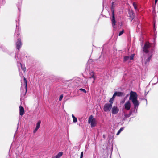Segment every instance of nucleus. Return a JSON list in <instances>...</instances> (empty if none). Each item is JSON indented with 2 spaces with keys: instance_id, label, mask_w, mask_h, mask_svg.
Instances as JSON below:
<instances>
[{
  "instance_id": "8",
  "label": "nucleus",
  "mask_w": 158,
  "mask_h": 158,
  "mask_svg": "<svg viewBox=\"0 0 158 158\" xmlns=\"http://www.w3.org/2000/svg\"><path fill=\"white\" fill-rule=\"evenodd\" d=\"M131 106V103L129 101L126 102L124 105V108L127 110H130Z\"/></svg>"
},
{
  "instance_id": "6",
  "label": "nucleus",
  "mask_w": 158,
  "mask_h": 158,
  "mask_svg": "<svg viewBox=\"0 0 158 158\" xmlns=\"http://www.w3.org/2000/svg\"><path fill=\"white\" fill-rule=\"evenodd\" d=\"M88 122L90 124L92 127L96 125V122L95 118H93V116L91 115L89 118Z\"/></svg>"
},
{
  "instance_id": "30",
  "label": "nucleus",
  "mask_w": 158,
  "mask_h": 158,
  "mask_svg": "<svg viewBox=\"0 0 158 158\" xmlns=\"http://www.w3.org/2000/svg\"><path fill=\"white\" fill-rule=\"evenodd\" d=\"M158 0H155V4H156Z\"/></svg>"
},
{
  "instance_id": "25",
  "label": "nucleus",
  "mask_w": 158,
  "mask_h": 158,
  "mask_svg": "<svg viewBox=\"0 0 158 158\" xmlns=\"http://www.w3.org/2000/svg\"><path fill=\"white\" fill-rule=\"evenodd\" d=\"M38 129L35 128L33 131V133H35L37 131Z\"/></svg>"
},
{
  "instance_id": "1",
  "label": "nucleus",
  "mask_w": 158,
  "mask_h": 158,
  "mask_svg": "<svg viewBox=\"0 0 158 158\" xmlns=\"http://www.w3.org/2000/svg\"><path fill=\"white\" fill-rule=\"evenodd\" d=\"M151 46L149 43L146 42L143 48V51L146 53H148L147 55V58L144 61V64L145 65H148L149 62L152 60V58L153 56V50L151 49Z\"/></svg>"
},
{
  "instance_id": "32",
  "label": "nucleus",
  "mask_w": 158,
  "mask_h": 158,
  "mask_svg": "<svg viewBox=\"0 0 158 158\" xmlns=\"http://www.w3.org/2000/svg\"><path fill=\"white\" fill-rule=\"evenodd\" d=\"M83 157H81V156H80V158H82Z\"/></svg>"
},
{
  "instance_id": "23",
  "label": "nucleus",
  "mask_w": 158,
  "mask_h": 158,
  "mask_svg": "<svg viewBox=\"0 0 158 158\" xmlns=\"http://www.w3.org/2000/svg\"><path fill=\"white\" fill-rule=\"evenodd\" d=\"M116 96H117V95L116 94V93L115 92L114 93V94L113 95V97L112 98H113L114 99Z\"/></svg>"
},
{
  "instance_id": "13",
  "label": "nucleus",
  "mask_w": 158,
  "mask_h": 158,
  "mask_svg": "<svg viewBox=\"0 0 158 158\" xmlns=\"http://www.w3.org/2000/svg\"><path fill=\"white\" fill-rule=\"evenodd\" d=\"M63 155V152H59L56 156H54L52 158H60Z\"/></svg>"
},
{
  "instance_id": "3",
  "label": "nucleus",
  "mask_w": 158,
  "mask_h": 158,
  "mask_svg": "<svg viewBox=\"0 0 158 158\" xmlns=\"http://www.w3.org/2000/svg\"><path fill=\"white\" fill-rule=\"evenodd\" d=\"M21 96H24L27 91V80H21Z\"/></svg>"
},
{
  "instance_id": "29",
  "label": "nucleus",
  "mask_w": 158,
  "mask_h": 158,
  "mask_svg": "<svg viewBox=\"0 0 158 158\" xmlns=\"http://www.w3.org/2000/svg\"><path fill=\"white\" fill-rule=\"evenodd\" d=\"M132 16H131L130 17H131V18H132V19L134 18V15H133V13H132Z\"/></svg>"
},
{
  "instance_id": "9",
  "label": "nucleus",
  "mask_w": 158,
  "mask_h": 158,
  "mask_svg": "<svg viewBox=\"0 0 158 158\" xmlns=\"http://www.w3.org/2000/svg\"><path fill=\"white\" fill-rule=\"evenodd\" d=\"M119 110L117 106H114L112 109V113L113 114H116L118 113Z\"/></svg>"
},
{
  "instance_id": "27",
  "label": "nucleus",
  "mask_w": 158,
  "mask_h": 158,
  "mask_svg": "<svg viewBox=\"0 0 158 158\" xmlns=\"http://www.w3.org/2000/svg\"><path fill=\"white\" fill-rule=\"evenodd\" d=\"M83 152H81V157H83Z\"/></svg>"
},
{
  "instance_id": "7",
  "label": "nucleus",
  "mask_w": 158,
  "mask_h": 158,
  "mask_svg": "<svg viewBox=\"0 0 158 158\" xmlns=\"http://www.w3.org/2000/svg\"><path fill=\"white\" fill-rule=\"evenodd\" d=\"M112 107V105L108 103L105 104L104 106V110L105 112H107L110 111Z\"/></svg>"
},
{
  "instance_id": "14",
  "label": "nucleus",
  "mask_w": 158,
  "mask_h": 158,
  "mask_svg": "<svg viewBox=\"0 0 158 158\" xmlns=\"http://www.w3.org/2000/svg\"><path fill=\"white\" fill-rule=\"evenodd\" d=\"M115 93H116L117 96H118L121 97L125 95L124 93L123 92H116Z\"/></svg>"
},
{
  "instance_id": "33",
  "label": "nucleus",
  "mask_w": 158,
  "mask_h": 158,
  "mask_svg": "<svg viewBox=\"0 0 158 158\" xmlns=\"http://www.w3.org/2000/svg\"><path fill=\"white\" fill-rule=\"evenodd\" d=\"M23 79H26L25 77H24Z\"/></svg>"
},
{
  "instance_id": "17",
  "label": "nucleus",
  "mask_w": 158,
  "mask_h": 158,
  "mask_svg": "<svg viewBox=\"0 0 158 158\" xmlns=\"http://www.w3.org/2000/svg\"><path fill=\"white\" fill-rule=\"evenodd\" d=\"M129 60V56H125L124 58L123 61L126 62L127 61Z\"/></svg>"
},
{
  "instance_id": "22",
  "label": "nucleus",
  "mask_w": 158,
  "mask_h": 158,
  "mask_svg": "<svg viewBox=\"0 0 158 158\" xmlns=\"http://www.w3.org/2000/svg\"><path fill=\"white\" fill-rule=\"evenodd\" d=\"M124 33V30H123L121 31L119 33V36H121L122 34H123Z\"/></svg>"
},
{
  "instance_id": "18",
  "label": "nucleus",
  "mask_w": 158,
  "mask_h": 158,
  "mask_svg": "<svg viewBox=\"0 0 158 158\" xmlns=\"http://www.w3.org/2000/svg\"><path fill=\"white\" fill-rule=\"evenodd\" d=\"M134 56V54H131L130 57H129V60H132L133 59Z\"/></svg>"
},
{
  "instance_id": "16",
  "label": "nucleus",
  "mask_w": 158,
  "mask_h": 158,
  "mask_svg": "<svg viewBox=\"0 0 158 158\" xmlns=\"http://www.w3.org/2000/svg\"><path fill=\"white\" fill-rule=\"evenodd\" d=\"M72 116L73 119V121L74 123H76L77 121V118L75 117L73 114H72Z\"/></svg>"
},
{
  "instance_id": "2",
  "label": "nucleus",
  "mask_w": 158,
  "mask_h": 158,
  "mask_svg": "<svg viewBox=\"0 0 158 158\" xmlns=\"http://www.w3.org/2000/svg\"><path fill=\"white\" fill-rule=\"evenodd\" d=\"M137 95L135 92L131 91L130 93L129 100H131L133 103L135 109H137L139 103L137 100Z\"/></svg>"
},
{
  "instance_id": "31",
  "label": "nucleus",
  "mask_w": 158,
  "mask_h": 158,
  "mask_svg": "<svg viewBox=\"0 0 158 158\" xmlns=\"http://www.w3.org/2000/svg\"><path fill=\"white\" fill-rule=\"evenodd\" d=\"M124 102V101H123L122 102V103H123V102Z\"/></svg>"
},
{
  "instance_id": "20",
  "label": "nucleus",
  "mask_w": 158,
  "mask_h": 158,
  "mask_svg": "<svg viewBox=\"0 0 158 158\" xmlns=\"http://www.w3.org/2000/svg\"><path fill=\"white\" fill-rule=\"evenodd\" d=\"M114 99L111 98H110V100L109 101V102H110L109 103L111 104H112L113 103V101Z\"/></svg>"
},
{
  "instance_id": "12",
  "label": "nucleus",
  "mask_w": 158,
  "mask_h": 158,
  "mask_svg": "<svg viewBox=\"0 0 158 158\" xmlns=\"http://www.w3.org/2000/svg\"><path fill=\"white\" fill-rule=\"evenodd\" d=\"M17 65L19 66H21V69L24 72H25L26 70V68L25 66H23L21 64V63L20 62H17Z\"/></svg>"
},
{
  "instance_id": "10",
  "label": "nucleus",
  "mask_w": 158,
  "mask_h": 158,
  "mask_svg": "<svg viewBox=\"0 0 158 158\" xmlns=\"http://www.w3.org/2000/svg\"><path fill=\"white\" fill-rule=\"evenodd\" d=\"M89 78H93V79H95L96 78L94 73L93 71L90 72L89 73V75L88 77Z\"/></svg>"
},
{
  "instance_id": "15",
  "label": "nucleus",
  "mask_w": 158,
  "mask_h": 158,
  "mask_svg": "<svg viewBox=\"0 0 158 158\" xmlns=\"http://www.w3.org/2000/svg\"><path fill=\"white\" fill-rule=\"evenodd\" d=\"M41 121H39L36 123V128H38V129H39L40 127V123H41Z\"/></svg>"
},
{
  "instance_id": "11",
  "label": "nucleus",
  "mask_w": 158,
  "mask_h": 158,
  "mask_svg": "<svg viewBox=\"0 0 158 158\" xmlns=\"http://www.w3.org/2000/svg\"><path fill=\"white\" fill-rule=\"evenodd\" d=\"M19 114L21 116L23 115L24 113V109L23 107L21 106L19 107Z\"/></svg>"
},
{
  "instance_id": "21",
  "label": "nucleus",
  "mask_w": 158,
  "mask_h": 158,
  "mask_svg": "<svg viewBox=\"0 0 158 158\" xmlns=\"http://www.w3.org/2000/svg\"><path fill=\"white\" fill-rule=\"evenodd\" d=\"M79 90L82 91L84 93H86V90L85 89H83L82 88H81V89H79Z\"/></svg>"
},
{
  "instance_id": "5",
  "label": "nucleus",
  "mask_w": 158,
  "mask_h": 158,
  "mask_svg": "<svg viewBox=\"0 0 158 158\" xmlns=\"http://www.w3.org/2000/svg\"><path fill=\"white\" fill-rule=\"evenodd\" d=\"M115 3L113 1L112 2L111 10L112 12V17L111 19V21L112 22V25L114 28H115V26L116 23L114 12V8L115 7Z\"/></svg>"
},
{
  "instance_id": "26",
  "label": "nucleus",
  "mask_w": 158,
  "mask_h": 158,
  "mask_svg": "<svg viewBox=\"0 0 158 158\" xmlns=\"http://www.w3.org/2000/svg\"><path fill=\"white\" fill-rule=\"evenodd\" d=\"M124 129V127H123L120 128V129L119 130L120 132H121L123 129Z\"/></svg>"
},
{
  "instance_id": "28",
  "label": "nucleus",
  "mask_w": 158,
  "mask_h": 158,
  "mask_svg": "<svg viewBox=\"0 0 158 158\" xmlns=\"http://www.w3.org/2000/svg\"><path fill=\"white\" fill-rule=\"evenodd\" d=\"M121 132H120L118 130V132L117 133V135H118Z\"/></svg>"
},
{
  "instance_id": "4",
  "label": "nucleus",
  "mask_w": 158,
  "mask_h": 158,
  "mask_svg": "<svg viewBox=\"0 0 158 158\" xmlns=\"http://www.w3.org/2000/svg\"><path fill=\"white\" fill-rule=\"evenodd\" d=\"M16 29L15 33V35H16L17 38H18L17 42L16 43V47L17 49L19 50L22 46V43L21 42V39L19 38V31L20 30L19 28H17V25H16Z\"/></svg>"
},
{
  "instance_id": "24",
  "label": "nucleus",
  "mask_w": 158,
  "mask_h": 158,
  "mask_svg": "<svg viewBox=\"0 0 158 158\" xmlns=\"http://www.w3.org/2000/svg\"><path fill=\"white\" fill-rule=\"evenodd\" d=\"M63 97V95H61L60 96V98H59V100L60 101H61V100L62 99Z\"/></svg>"
},
{
  "instance_id": "19",
  "label": "nucleus",
  "mask_w": 158,
  "mask_h": 158,
  "mask_svg": "<svg viewBox=\"0 0 158 158\" xmlns=\"http://www.w3.org/2000/svg\"><path fill=\"white\" fill-rule=\"evenodd\" d=\"M133 6L134 7V8L135 9V10H138V8H137V7L136 6V4L135 2H134L133 3Z\"/></svg>"
}]
</instances>
